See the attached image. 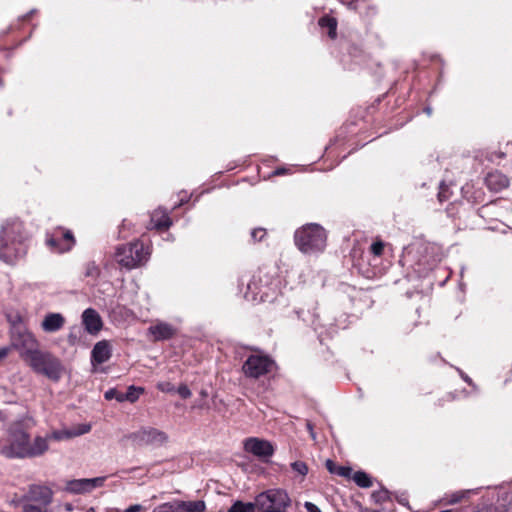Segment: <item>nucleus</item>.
<instances>
[{
    "mask_svg": "<svg viewBox=\"0 0 512 512\" xmlns=\"http://www.w3.org/2000/svg\"><path fill=\"white\" fill-rule=\"evenodd\" d=\"M48 451V439L37 435L33 439L21 422L11 424L0 448V453L9 459H32Z\"/></svg>",
    "mask_w": 512,
    "mask_h": 512,
    "instance_id": "f257e3e1",
    "label": "nucleus"
},
{
    "mask_svg": "<svg viewBox=\"0 0 512 512\" xmlns=\"http://www.w3.org/2000/svg\"><path fill=\"white\" fill-rule=\"evenodd\" d=\"M27 233L17 219L7 220L0 231V259L13 264L27 253Z\"/></svg>",
    "mask_w": 512,
    "mask_h": 512,
    "instance_id": "f03ea898",
    "label": "nucleus"
},
{
    "mask_svg": "<svg viewBox=\"0 0 512 512\" xmlns=\"http://www.w3.org/2000/svg\"><path fill=\"white\" fill-rule=\"evenodd\" d=\"M25 363L34 373L54 382H58L65 373L62 361L53 353L40 348Z\"/></svg>",
    "mask_w": 512,
    "mask_h": 512,
    "instance_id": "7ed1b4c3",
    "label": "nucleus"
},
{
    "mask_svg": "<svg viewBox=\"0 0 512 512\" xmlns=\"http://www.w3.org/2000/svg\"><path fill=\"white\" fill-rule=\"evenodd\" d=\"M295 244L305 254L322 252L326 247L327 235L322 226L310 223L297 229L294 235Z\"/></svg>",
    "mask_w": 512,
    "mask_h": 512,
    "instance_id": "20e7f679",
    "label": "nucleus"
},
{
    "mask_svg": "<svg viewBox=\"0 0 512 512\" xmlns=\"http://www.w3.org/2000/svg\"><path fill=\"white\" fill-rule=\"evenodd\" d=\"M53 491L45 485L31 484L27 492L18 500L22 512H56L50 508Z\"/></svg>",
    "mask_w": 512,
    "mask_h": 512,
    "instance_id": "39448f33",
    "label": "nucleus"
},
{
    "mask_svg": "<svg viewBox=\"0 0 512 512\" xmlns=\"http://www.w3.org/2000/svg\"><path fill=\"white\" fill-rule=\"evenodd\" d=\"M149 257V250L140 241L120 245L115 252L116 261L129 270L145 264Z\"/></svg>",
    "mask_w": 512,
    "mask_h": 512,
    "instance_id": "423d86ee",
    "label": "nucleus"
},
{
    "mask_svg": "<svg viewBox=\"0 0 512 512\" xmlns=\"http://www.w3.org/2000/svg\"><path fill=\"white\" fill-rule=\"evenodd\" d=\"M11 348L18 351L26 362L40 347L35 336L22 324H13L11 329Z\"/></svg>",
    "mask_w": 512,
    "mask_h": 512,
    "instance_id": "0eeeda50",
    "label": "nucleus"
},
{
    "mask_svg": "<svg viewBox=\"0 0 512 512\" xmlns=\"http://www.w3.org/2000/svg\"><path fill=\"white\" fill-rule=\"evenodd\" d=\"M253 503L259 512H286L291 500L286 491L270 489L257 495Z\"/></svg>",
    "mask_w": 512,
    "mask_h": 512,
    "instance_id": "6e6552de",
    "label": "nucleus"
},
{
    "mask_svg": "<svg viewBox=\"0 0 512 512\" xmlns=\"http://www.w3.org/2000/svg\"><path fill=\"white\" fill-rule=\"evenodd\" d=\"M274 361L267 355L251 354L242 365V372L247 378L258 379L272 371Z\"/></svg>",
    "mask_w": 512,
    "mask_h": 512,
    "instance_id": "1a4fd4ad",
    "label": "nucleus"
},
{
    "mask_svg": "<svg viewBox=\"0 0 512 512\" xmlns=\"http://www.w3.org/2000/svg\"><path fill=\"white\" fill-rule=\"evenodd\" d=\"M279 285L280 280L277 278L268 279L265 277L263 279L261 276H258L254 277L248 284V289L256 296H259L260 301L272 303L277 300Z\"/></svg>",
    "mask_w": 512,
    "mask_h": 512,
    "instance_id": "9d476101",
    "label": "nucleus"
},
{
    "mask_svg": "<svg viewBox=\"0 0 512 512\" xmlns=\"http://www.w3.org/2000/svg\"><path fill=\"white\" fill-rule=\"evenodd\" d=\"M46 244L52 252L64 253L72 249L75 239L70 230L58 227L52 232L47 233Z\"/></svg>",
    "mask_w": 512,
    "mask_h": 512,
    "instance_id": "9b49d317",
    "label": "nucleus"
},
{
    "mask_svg": "<svg viewBox=\"0 0 512 512\" xmlns=\"http://www.w3.org/2000/svg\"><path fill=\"white\" fill-rule=\"evenodd\" d=\"M128 439H130L133 443L137 445H153V446H160L164 444L168 436L165 432L160 431L156 428L147 427L142 428L139 431H136L134 433H131L128 436Z\"/></svg>",
    "mask_w": 512,
    "mask_h": 512,
    "instance_id": "f8f14e48",
    "label": "nucleus"
},
{
    "mask_svg": "<svg viewBox=\"0 0 512 512\" xmlns=\"http://www.w3.org/2000/svg\"><path fill=\"white\" fill-rule=\"evenodd\" d=\"M244 449L262 460L270 458L274 453L271 442L256 437L247 438L244 441Z\"/></svg>",
    "mask_w": 512,
    "mask_h": 512,
    "instance_id": "ddd939ff",
    "label": "nucleus"
},
{
    "mask_svg": "<svg viewBox=\"0 0 512 512\" xmlns=\"http://www.w3.org/2000/svg\"><path fill=\"white\" fill-rule=\"evenodd\" d=\"M105 477H96L91 479H74L67 481L65 491L72 494H83L103 486Z\"/></svg>",
    "mask_w": 512,
    "mask_h": 512,
    "instance_id": "4468645a",
    "label": "nucleus"
},
{
    "mask_svg": "<svg viewBox=\"0 0 512 512\" xmlns=\"http://www.w3.org/2000/svg\"><path fill=\"white\" fill-rule=\"evenodd\" d=\"M81 319L85 330L91 335H97L103 327L100 314L93 308L85 309L81 315Z\"/></svg>",
    "mask_w": 512,
    "mask_h": 512,
    "instance_id": "2eb2a0df",
    "label": "nucleus"
},
{
    "mask_svg": "<svg viewBox=\"0 0 512 512\" xmlns=\"http://www.w3.org/2000/svg\"><path fill=\"white\" fill-rule=\"evenodd\" d=\"M112 356V346L108 340L97 342L91 351L92 364H103Z\"/></svg>",
    "mask_w": 512,
    "mask_h": 512,
    "instance_id": "dca6fc26",
    "label": "nucleus"
},
{
    "mask_svg": "<svg viewBox=\"0 0 512 512\" xmlns=\"http://www.w3.org/2000/svg\"><path fill=\"white\" fill-rule=\"evenodd\" d=\"M66 323L65 317L61 313H47L42 322L41 329L46 333H56L60 331Z\"/></svg>",
    "mask_w": 512,
    "mask_h": 512,
    "instance_id": "f3484780",
    "label": "nucleus"
},
{
    "mask_svg": "<svg viewBox=\"0 0 512 512\" xmlns=\"http://www.w3.org/2000/svg\"><path fill=\"white\" fill-rule=\"evenodd\" d=\"M148 331L153 336L154 341L171 339L176 333V329L165 322H158L155 325H151Z\"/></svg>",
    "mask_w": 512,
    "mask_h": 512,
    "instance_id": "a211bd4d",
    "label": "nucleus"
},
{
    "mask_svg": "<svg viewBox=\"0 0 512 512\" xmlns=\"http://www.w3.org/2000/svg\"><path fill=\"white\" fill-rule=\"evenodd\" d=\"M485 183L489 190L499 192L508 187L509 179L502 172L493 171L487 174Z\"/></svg>",
    "mask_w": 512,
    "mask_h": 512,
    "instance_id": "6ab92c4d",
    "label": "nucleus"
},
{
    "mask_svg": "<svg viewBox=\"0 0 512 512\" xmlns=\"http://www.w3.org/2000/svg\"><path fill=\"white\" fill-rule=\"evenodd\" d=\"M177 512H205L206 504L203 500L196 501H173Z\"/></svg>",
    "mask_w": 512,
    "mask_h": 512,
    "instance_id": "aec40b11",
    "label": "nucleus"
},
{
    "mask_svg": "<svg viewBox=\"0 0 512 512\" xmlns=\"http://www.w3.org/2000/svg\"><path fill=\"white\" fill-rule=\"evenodd\" d=\"M151 224L155 229H168L172 225V221L168 213L159 208L151 214Z\"/></svg>",
    "mask_w": 512,
    "mask_h": 512,
    "instance_id": "412c9836",
    "label": "nucleus"
},
{
    "mask_svg": "<svg viewBox=\"0 0 512 512\" xmlns=\"http://www.w3.org/2000/svg\"><path fill=\"white\" fill-rule=\"evenodd\" d=\"M325 466L331 474H336L338 476L349 478L352 473V469L350 467L338 466L331 459L326 460Z\"/></svg>",
    "mask_w": 512,
    "mask_h": 512,
    "instance_id": "4be33fe9",
    "label": "nucleus"
},
{
    "mask_svg": "<svg viewBox=\"0 0 512 512\" xmlns=\"http://www.w3.org/2000/svg\"><path fill=\"white\" fill-rule=\"evenodd\" d=\"M319 25L321 28H326L328 30V36L331 39H334L336 37L337 21L335 18L328 16L322 17L319 20Z\"/></svg>",
    "mask_w": 512,
    "mask_h": 512,
    "instance_id": "5701e85b",
    "label": "nucleus"
},
{
    "mask_svg": "<svg viewBox=\"0 0 512 512\" xmlns=\"http://www.w3.org/2000/svg\"><path fill=\"white\" fill-rule=\"evenodd\" d=\"M354 482L362 488H369L372 486L373 482L371 477L364 471H357L353 475Z\"/></svg>",
    "mask_w": 512,
    "mask_h": 512,
    "instance_id": "b1692460",
    "label": "nucleus"
},
{
    "mask_svg": "<svg viewBox=\"0 0 512 512\" xmlns=\"http://www.w3.org/2000/svg\"><path fill=\"white\" fill-rule=\"evenodd\" d=\"M82 336V330L79 326L74 325L70 327L69 333L67 335V342L70 346H75L79 344Z\"/></svg>",
    "mask_w": 512,
    "mask_h": 512,
    "instance_id": "393cba45",
    "label": "nucleus"
},
{
    "mask_svg": "<svg viewBox=\"0 0 512 512\" xmlns=\"http://www.w3.org/2000/svg\"><path fill=\"white\" fill-rule=\"evenodd\" d=\"M143 391H144L143 388L135 387L133 385L129 386L127 388V391L123 392L124 401H128V402L134 403L135 401L138 400L140 394H142Z\"/></svg>",
    "mask_w": 512,
    "mask_h": 512,
    "instance_id": "a878e982",
    "label": "nucleus"
},
{
    "mask_svg": "<svg viewBox=\"0 0 512 512\" xmlns=\"http://www.w3.org/2000/svg\"><path fill=\"white\" fill-rule=\"evenodd\" d=\"M227 512H255L254 503L236 501Z\"/></svg>",
    "mask_w": 512,
    "mask_h": 512,
    "instance_id": "bb28decb",
    "label": "nucleus"
},
{
    "mask_svg": "<svg viewBox=\"0 0 512 512\" xmlns=\"http://www.w3.org/2000/svg\"><path fill=\"white\" fill-rule=\"evenodd\" d=\"M291 468L295 473L300 475L302 478H304L309 471L307 464L303 461H295L291 463Z\"/></svg>",
    "mask_w": 512,
    "mask_h": 512,
    "instance_id": "cd10ccee",
    "label": "nucleus"
},
{
    "mask_svg": "<svg viewBox=\"0 0 512 512\" xmlns=\"http://www.w3.org/2000/svg\"><path fill=\"white\" fill-rule=\"evenodd\" d=\"M104 397L106 400H117L118 402H124V395L122 391L117 390L116 388H111L104 393Z\"/></svg>",
    "mask_w": 512,
    "mask_h": 512,
    "instance_id": "c85d7f7f",
    "label": "nucleus"
},
{
    "mask_svg": "<svg viewBox=\"0 0 512 512\" xmlns=\"http://www.w3.org/2000/svg\"><path fill=\"white\" fill-rule=\"evenodd\" d=\"M470 492H471V490L458 491V492L452 493L449 496V498H447L446 503L447 504H456V503L460 502Z\"/></svg>",
    "mask_w": 512,
    "mask_h": 512,
    "instance_id": "c756f323",
    "label": "nucleus"
},
{
    "mask_svg": "<svg viewBox=\"0 0 512 512\" xmlns=\"http://www.w3.org/2000/svg\"><path fill=\"white\" fill-rule=\"evenodd\" d=\"M437 197L440 203L447 201L450 197L449 187L444 182H441L439 185V192Z\"/></svg>",
    "mask_w": 512,
    "mask_h": 512,
    "instance_id": "7c9ffc66",
    "label": "nucleus"
},
{
    "mask_svg": "<svg viewBox=\"0 0 512 512\" xmlns=\"http://www.w3.org/2000/svg\"><path fill=\"white\" fill-rule=\"evenodd\" d=\"M152 512H177L173 501L156 506Z\"/></svg>",
    "mask_w": 512,
    "mask_h": 512,
    "instance_id": "2f4dec72",
    "label": "nucleus"
},
{
    "mask_svg": "<svg viewBox=\"0 0 512 512\" xmlns=\"http://www.w3.org/2000/svg\"><path fill=\"white\" fill-rule=\"evenodd\" d=\"M99 273L100 270L94 262H90L87 264L85 272L86 276L96 278L98 277Z\"/></svg>",
    "mask_w": 512,
    "mask_h": 512,
    "instance_id": "473e14b6",
    "label": "nucleus"
},
{
    "mask_svg": "<svg viewBox=\"0 0 512 512\" xmlns=\"http://www.w3.org/2000/svg\"><path fill=\"white\" fill-rule=\"evenodd\" d=\"M372 497L377 503H382L389 499V492L386 489H381L380 491L374 492Z\"/></svg>",
    "mask_w": 512,
    "mask_h": 512,
    "instance_id": "72a5a7b5",
    "label": "nucleus"
},
{
    "mask_svg": "<svg viewBox=\"0 0 512 512\" xmlns=\"http://www.w3.org/2000/svg\"><path fill=\"white\" fill-rule=\"evenodd\" d=\"M64 436H70V434L65 433V432H61V431H54L51 434H47L45 436H42V438H47L48 439V448H49L50 447V441L52 439L61 440Z\"/></svg>",
    "mask_w": 512,
    "mask_h": 512,
    "instance_id": "f704fd0d",
    "label": "nucleus"
},
{
    "mask_svg": "<svg viewBox=\"0 0 512 512\" xmlns=\"http://www.w3.org/2000/svg\"><path fill=\"white\" fill-rule=\"evenodd\" d=\"M370 250L373 255L380 256L384 250V243L382 241H376L372 243Z\"/></svg>",
    "mask_w": 512,
    "mask_h": 512,
    "instance_id": "c9c22d12",
    "label": "nucleus"
},
{
    "mask_svg": "<svg viewBox=\"0 0 512 512\" xmlns=\"http://www.w3.org/2000/svg\"><path fill=\"white\" fill-rule=\"evenodd\" d=\"M266 235V231L263 228H255L251 231V238L253 241H261Z\"/></svg>",
    "mask_w": 512,
    "mask_h": 512,
    "instance_id": "e433bc0d",
    "label": "nucleus"
},
{
    "mask_svg": "<svg viewBox=\"0 0 512 512\" xmlns=\"http://www.w3.org/2000/svg\"><path fill=\"white\" fill-rule=\"evenodd\" d=\"M176 391L183 399H187L192 395L191 390L185 384L180 385Z\"/></svg>",
    "mask_w": 512,
    "mask_h": 512,
    "instance_id": "4c0bfd02",
    "label": "nucleus"
},
{
    "mask_svg": "<svg viewBox=\"0 0 512 512\" xmlns=\"http://www.w3.org/2000/svg\"><path fill=\"white\" fill-rule=\"evenodd\" d=\"M157 388L162 391V392H167V393H171V392H175V387L173 384H171L170 382H161V383H158L157 385Z\"/></svg>",
    "mask_w": 512,
    "mask_h": 512,
    "instance_id": "58836bf2",
    "label": "nucleus"
},
{
    "mask_svg": "<svg viewBox=\"0 0 512 512\" xmlns=\"http://www.w3.org/2000/svg\"><path fill=\"white\" fill-rule=\"evenodd\" d=\"M304 507L307 512H321V510L312 502H305Z\"/></svg>",
    "mask_w": 512,
    "mask_h": 512,
    "instance_id": "ea45409f",
    "label": "nucleus"
},
{
    "mask_svg": "<svg viewBox=\"0 0 512 512\" xmlns=\"http://www.w3.org/2000/svg\"><path fill=\"white\" fill-rule=\"evenodd\" d=\"M144 508L140 504H134L129 506L127 509L124 510V512H141Z\"/></svg>",
    "mask_w": 512,
    "mask_h": 512,
    "instance_id": "a19ab883",
    "label": "nucleus"
},
{
    "mask_svg": "<svg viewBox=\"0 0 512 512\" xmlns=\"http://www.w3.org/2000/svg\"><path fill=\"white\" fill-rule=\"evenodd\" d=\"M458 372H459L460 376L462 377V379L466 383H468L470 386H474L472 379L468 375H466L463 371H461L459 369H458Z\"/></svg>",
    "mask_w": 512,
    "mask_h": 512,
    "instance_id": "79ce46f5",
    "label": "nucleus"
},
{
    "mask_svg": "<svg viewBox=\"0 0 512 512\" xmlns=\"http://www.w3.org/2000/svg\"><path fill=\"white\" fill-rule=\"evenodd\" d=\"M10 352V347L0 348V361L7 357Z\"/></svg>",
    "mask_w": 512,
    "mask_h": 512,
    "instance_id": "37998d69",
    "label": "nucleus"
},
{
    "mask_svg": "<svg viewBox=\"0 0 512 512\" xmlns=\"http://www.w3.org/2000/svg\"><path fill=\"white\" fill-rule=\"evenodd\" d=\"M284 173H285V169L284 168H278L274 172L275 175H283Z\"/></svg>",
    "mask_w": 512,
    "mask_h": 512,
    "instance_id": "c03bdc74",
    "label": "nucleus"
},
{
    "mask_svg": "<svg viewBox=\"0 0 512 512\" xmlns=\"http://www.w3.org/2000/svg\"><path fill=\"white\" fill-rule=\"evenodd\" d=\"M89 430H90V426H89V425H85V426L83 427V429H82L78 434H84V433H87V432H89Z\"/></svg>",
    "mask_w": 512,
    "mask_h": 512,
    "instance_id": "a18cd8bd",
    "label": "nucleus"
},
{
    "mask_svg": "<svg viewBox=\"0 0 512 512\" xmlns=\"http://www.w3.org/2000/svg\"><path fill=\"white\" fill-rule=\"evenodd\" d=\"M424 111L427 113L428 116H430L432 113V109L429 106L425 107Z\"/></svg>",
    "mask_w": 512,
    "mask_h": 512,
    "instance_id": "49530a36",
    "label": "nucleus"
},
{
    "mask_svg": "<svg viewBox=\"0 0 512 512\" xmlns=\"http://www.w3.org/2000/svg\"><path fill=\"white\" fill-rule=\"evenodd\" d=\"M510 511H512V502L509 503L508 508H507V512H510Z\"/></svg>",
    "mask_w": 512,
    "mask_h": 512,
    "instance_id": "de8ad7c7",
    "label": "nucleus"
},
{
    "mask_svg": "<svg viewBox=\"0 0 512 512\" xmlns=\"http://www.w3.org/2000/svg\"><path fill=\"white\" fill-rule=\"evenodd\" d=\"M307 428H308V430H309L310 432H311V431H313V429H312V425H311L310 423H307Z\"/></svg>",
    "mask_w": 512,
    "mask_h": 512,
    "instance_id": "09e8293b",
    "label": "nucleus"
},
{
    "mask_svg": "<svg viewBox=\"0 0 512 512\" xmlns=\"http://www.w3.org/2000/svg\"><path fill=\"white\" fill-rule=\"evenodd\" d=\"M310 435H311V437H312L313 439H315V438H316V436H315V434H314V432H313V431H311V432H310Z\"/></svg>",
    "mask_w": 512,
    "mask_h": 512,
    "instance_id": "8fccbe9b",
    "label": "nucleus"
},
{
    "mask_svg": "<svg viewBox=\"0 0 512 512\" xmlns=\"http://www.w3.org/2000/svg\"><path fill=\"white\" fill-rule=\"evenodd\" d=\"M201 394H202V396H206L207 395L205 391H202Z\"/></svg>",
    "mask_w": 512,
    "mask_h": 512,
    "instance_id": "3c124183",
    "label": "nucleus"
}]
</instances>
